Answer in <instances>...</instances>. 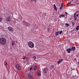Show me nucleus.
<instances>
[{
  "instance_id": "obj_31",
  "label": "nucleus",
  "mask_w": 79,
  "mask_h": 79,
  "mask_svg": "<svg viewBox=\"0 0 79 79\" xmlns=\"http://www.w3.org/2000/svg\"><path fill=\"white\" fill-rule=\"evenodd\" d=\"M72 24L73 25H74V23H73V22H72Z\"/></svg>"
},
{
  "instance_id": "obj_37",
  "label": "nucleus",
  "mask_w": 79,
  "mask_h": 79,
  "mask_svg": "<svg viewBox=\"0 0 79 79\" xmlns=\"http://www.w3.org/2000/svg\"><path fill=\"white\" fill-rule=\"evenodd\" d=\"M77 63H78V64L79 65V61Z\"/></svg>"
},
{
  "instance_id": "obj_30",
  "label": "nucleus",
  "mask_w": 79,
  "mask_h": 79,
  "mask_svg": "<svg viewBox=\"0 0 79 79\" xmlns=\"http://www.w3.org/2000/svg\"><path fill=\"white\" fill-rule=\"evenodd\" d=\"M76 16H77V17H78V16H79V15H78V14H77L76 15Z\"/></svg>"
},
{
  "instance_id": "obj_1",
  "label": "nucleus",
  "mask_w": 79,
  "mask_h": 79,
  "mask_svg": "<svg viewBox=\"0 0 79 79\" xmlns=\"http://www.w3.org/2000/svg\"><path fill=\"white\" fill-rule=\"evenodd\" d=\"M6 44V40L5 38L2 37L0 38V44L4 45Z\"/></svg>"
},
{
  "instance_id": "obj_28",
  "label": "nucleus",
  "mask_w": 79,
  "mask_h": 79,
  "mask_svg": "<svg viewBox=\"0 0 79 79\" xmlns=\"http://www.w3.org/2000/svg\"><path fill=\"white\" fill-rule=\"evenodd\" d=\"M60 34H62V31H60V32H59Z\"/></svg>"
},
{
  "instance_id": "obj_38",
  "label": "nucleus",
  "mask_w": 79,
  "mask_h": 79,
  "mask_svg": "<svg viewBox=\"0 0 79 79\" xmlns=\"http://www.w3.org/2000/svg\"><path fill=\"white\" fill-rule=\"evenodd\" d=\"M31 2H32V1H33V0H31Z\"/></svg>"
},
{
  "instance_id": "obj_4",
  "label": "nucleus",
  "mask_w": 79,
  "mask_h": 79,
  "mask_svg": "<svg viewBox=\"0 0 79 79\" xmlns=\"http://www.w3.org/2000/svg\"><path fill=\"white\" fill-rule=\"evenodd\" d=\"M75 49H76V48H75V47L74 46H72L71 48H68L66 50L67 52H68V53H70L71 52H72V51H74L75 50Z\"/></svg>"
},
{
  "instance_id": "obj_27",
  "label": "nucleus",
  "mask_w": 79,
  "mask_h": 79,
  "mask_svg": "<svg viewBox=\"0 0 79 79\" xmlns=\"http://www.w3.org/2000/svg\"><path fill=\"white\" fill-rule=\"evenodd\" d=\"M33 58H34V59H35L36 58V57L35 56H33Z\"/></svg>"
},
{
  "instance_id": "obj_21",
  "label": "nucleus",
  "mask_w": 79,
  "mask_h": 79,
  "mask_svg": "<svg viewBox=\"0 0 79 79\" xmlns=\"http://www.w3.org/2000/svg\"><path fill=\"white\" fill-rule=\"evenodd\" d=\"M3 20V18L2 17H0V22H2Z\"/></svg>"
},
{
  "instance_id": "obj_17",
  "label": "nucleus",
  "mask_w": 79,
  "mask_h": 79,
  "mask_svg": "<svg viewBox=\"0 0 79 79\" xmlns=\"http://www.w3.org/2000/svg\"><path fill=\"white\" fill-rule=\"evenodd\" d=\"M73 18H74V20L75 21H76L77 20V17H76V15H74L73 16Z\"/></svg>"
},
{
  "instance_id": "obj_2",
  "label": "nucleus",
  "mask_w": 79,
  "mask_h": 79,
  "mask_svg": "<svg viewBox=\"0 0 79 79\" xmlns=\"http://www.w3.org/2000/svg\"><path fill=\"white\" fill-rule=\"evenodd\" d=\"M26 76H27V77L29 79H33L34 76L32 73H27L25 74Z\"/></svg>"
},
{
  "instance_id": "obj_29",
  "label": "nucleus",
  "mask_w": 79,
  "mask_h": 79,
  "mask_svg": "<svg viewBox=\"0 0 79 79\" xmlns=\"http://www.w3.org/2000/svg\"><path fill=\"white\" fill-rule=\"evenodd\" d=\"M32 67H31V68H30V71H31V70H32Z\"/></svg>"
},
{
  "instance_id": "obj_23",
  "label": "nucleus",
  "mask_w": 79,
  "mask_h": 79,
  "mask_svg": "<svg viewBox=\"0 0 79 79\" xmlns=\"http://www.w3.org/2000/svg\"><path fill=\"white\" fill-rule=\"evenodd\" d=\"M69 4H71V2H69L67 4V5H69Z\"/></svg>"
},
{
  "instance_id": "obj_6",
  "label": "nucleus",
  "mask_w": 79,
  "mask_h": 79,
  "mask_svg": "<svg viewBox=\"0 0 79 79\" xmlns=\"http://www.w3.org/2000/svg\"><path fill=\"white\" fill-rule=\"evenodd\" d=\"M8 29L10 32H13V31H14V29H13V28L11 27H9L8 28Z\"/></svg>"
},
{
  "instance_id": "obj_39",
  "label": "nucleus",
  "mask_w": 79,
  "mask_h": 79,
  "mask_svg": "<svg viewBox=\"0 0 79 79\" xmlns=\"http://www.w3.org/2000/svg\"><path fill=\"white\" fill-rule=\"evenodd\" d=\"M52 68H53V66H52Z\"/></svg>"
},
{
  "instance_id": "obj_24",
  "label": "nucleus",
  "mask_w": 79,
  "mask_h": 79,
  "mask_svg": "<svg viewBox=\"0 0 79 79\" xmlns=\"http://www.w3.org/2000/svg\"><path fill=\"white\" fill-rule=\"evenodd\" d=\"M5 66H7L8 65V63H7V62H6V63L5 64Z\"/></svg>"
},
{
  "instance_id": "obj_34",
  "label": "nucleus",
  "mask_w": 79,
  "mask_h": 79,
  "mask_svg": "<svg viewBox=\"0 0 79 79\" xmlns=\"http://www.w3.org/2000/svg\"><path fill=\"white\" fill-rule=\"evenodd\" d=\"M34 2H36V0H33Z\"/></svg>"
},
{
  "instance_id": "obj_22",
  "label": "nucleus",
  "mask_w": 79,
  "mask_h": 79,
  "mask_svg": "<svg viewBox=\"0 0 79 79\" xmlns=\"http://www.w3.org/2000/svg\"><path fill=\"white\" fill-rule=\"evenodd\" d=\"M63 6H61L60 8V10H62V9L63 8Z\"/></svg>"
},
{
  "instance_id": "obj_35",
  "label": "nucleus",
  "mask_w": 79,
  "mask_h": 79,
  "mask_svg": "<svg viewBox=\"0 0 79 79\" xmlns=\"http://www.w3.org/2000/svg\"><path fill=\"white\" fill-rule=\"evenodd\" d=\"M76 12V13H78V12H79V11H77Z\"/></svg>"
},
{
  "instance_id": "obj_25",
  "label": "nucleus",
  "mask_w": 79,
  "mask_h": 79,
  "mask_svg": "<svg viewBox=\"0 0 79 79\" xmlns=\"http://www.w3.org/2000/svg\"><path fill=\"white\" fill-rule=\"evenodd\" d=\"M77 12H76L74 14V16H76V14H77Z\"/></svg>"
},
{
  "instance_id": "obj_9",
  "label": "nucleus",
  "mask_w": 79,
  "mask_h": 79,
  "mask_svg": "<svg viewBox=\"0 0 79 79\" xmlns=\"http://www.w3.org/2000/svg\"><path fill=\"white\" fill-rule=\"evenodd\" d=\"M46 32H49L51 31V30H50V28L48 27L47 28H46Z\"/></svg>"
},
{
  "instance_id": "obj_26",
  "label": "nucleus",
  "mask_w": 79,
  "mask_h": 79,
  "mask_svg": "<svg viewBox=\"0 0 79 79\" xmlns=\"http://www.w3.org/2000/svg\"><path fill=\"white\" fill-rule=\"evenodd\" d=\"M65 16H66L67 15H68V13L67 12H65Z\"/></svg>"
},
{
  "instance_id": "obj_16",
  "label": "nucleus",
  "mask_w": 79,
  "mask_h": 79,
  "mask_svg": "<svg viewBox=\"0 0 79 79\" xmlns=\"http://www.w3.org/2000/svg\"><path fill=\"white\" fill-rule=\"evenodd\" d=\"M65 16L64 15H62L61 14L60 16H59V18H62V17H64Z\"/></svg>"
},
{
  "instance_id": "obj_13",
  "label": "nucleus",
  "mask_w": 79,
  "mask_h": 79,
  "mask_svg": "<svg viewBox=\"0 0 79 79\" xmlns=\"http://www.w3.org/2000/svg\"><path fill=\"white\" fill-rule=\"evenodd\" d=\"M11 44L12 46H14L15 45V41H13L11 42Z\"/></svg>"
},
{
  "instance_id": "obj_14",
  "label": "nucleus",
  "mask_w": 79,
  "mask_h": 79,
  "mask_svg": "<svg viewBox=\"0 0 79 79\" xmlns=\"http://www.w3.org/2000/svg\"><path fill=\"white\" fill-rule=\"evenodd\" d=\"M40 75V71H38L37 73V76H39Z\"/></svg>"
},
{
  "instance_id": "obj_3",
  "label": "nucleus",
  "mask_w": 79,
  "mask_h": 79,
  "mask_svg": "<svg viewBox=\"0 0 79 79\" xmlns=\"http://www.w3.org/2000/svg\"><path fill=\"white\" fill-rule=\"evenodd\" d=\"M28 47L31 48H33L34 47V44L32 41H29L28 43Z\"/></svg>"
},
{
  "instance_id": "obj_32",
  "label": "nucleus",
  "mask_w": 79,
  "mask_h": 79,
  "mask_svg": "<svg viewBox=\"0 0 79 79\" xmlns=\"http://www.w3.org/2000/svg\"><path fill=\"white\" fill-rule=\"evenodd\" d=\"M61 6H63V3H62H62H61Z\"/></svg>"
},
{
  "instance_id": "obj_19",
  "label": "nucleus",
  "mask_w": 79,
  "mask_h": 79,
  "mask_svg": "<svg viewBox=\"0 0 79 79\" xmlns=\"http://www.w3.org/2000/svg\"><path fill=\"white\" fill-rule=\"evenodd\" d=\"M79 29V26L78 25L77 27H76V29L77 31H78Z\"/></svg>"
},
{
  "instance_id": "obj_8",
  "label": "nucleus",
  "mask_w": 79,
  "mask_h": 79,
  "mask_svg": "<svg viewBox=\"0 0 79 79\" xmlns=\"http://www.w3.org/2000/svg\"><path fill=\"white\" fill-rule=\"evenodd\" d=\"M48 69L47 68H45L43 70V72L45 73H47V72H48Z\"/></svg>"
},
{
  "instance_id": "obj_11",
  "label": "nucleus",
  "mask_w": 79,
  "mask_h": 79,
  "mask_svg": "<svg viewBox=\"0 0 79 79\" xmlns=\"http://www.w3.org/2000/svg\"><path fill=\"white\" fill-rule=\"evenodd\" d=\"M10 19H11V18H10V16H8L7 18L6 21H10Z\"/></svg>"
},
{
  "instance_id": "obj_18",
  "label": "nucleus",
  "mask_w": 79,
  "mask_h": 79,
  "mask_svg": "<svg viewBox=\"0 0 79 79\" xmlns=\"http://www.w3.org/2000/svg\"><path fill=\"white\" fill-rule=\"evenodd\" d=\"M59 34V31H57L55 33L56 36H57Z\"/></svg>"
},
{
  "instance_id": "obj_36",
  "label": "nucleus",
  "mask_w": 79,
  "mask_h": 79,
  "mask_svg": "<svg viewBox=\"0 0 79 79\" xmlns=\"http://www.w3.org/2000/svg\"><path fill=\"white\" fill-rule=\"evenodd\" d=\"M26 59V57H25L24 58H23V60H25Z\"/></svg>"
},
{
  "instance_id": "obj_5",
  "label": "nucleus",
  "mask_w": 79,
  "mask_h": 79,
  "mask_svg": "<svg viewBox=\"0 0 79 79\" xmlns=\"http://www.w3.org/2000/svg\"><path fill=\"white\" fill-rule=\"evenodd\" d=\"M15 68L17 69L18 70H21V66L18 64L15 65Z\"/></svg>"
},
{
  "instance_id": "obj_33",
  "label": "nucleus",
  "mask_w": 79,
  "mask_h": 79,
  "mask_svg": "<svg viewBox=\"0 0 79 79\" xmlns=\"http://www.w3.org/2000/svg\"><path fill=\"white\" fill-rule=\"evenodd\" d=\"M16 43H17V44H18V42L17 41H15Z\"/></svg>"
},
{
  "instance_id": "obj_12",
  "label": "nucleus",
  "mask_w": 79,
  "mask_h": 79,
  "mask_svg": "<svg viewBox=\"0 0 79 79\" xmlns=\"http://www.w3.org/2000/svg\"><path fill=\"white\" fill-rule=\"evenodd\" d=\"M53 7L54 9V10L55 11H56L57 10V8H56V6L55 4H54Z\"/></svg>"
},
{
  "instance_id": "obj_15",
  "label": "nucleus",
  "mask_w": 79,
  "mask_h": 79,
  "mask_svg": "<svg viewBox=\"0 0 79 79\" xmlns=\"http://www.w3.org/2000/svg\"><path fill=\"white\" fill-rule=\"evenodd\" d=\"M63 59H61L60 60H59L57 62V63L58 64H60V63H61V61H63Z\"/></svg>"
},
{
  "instance_id": "obj_10",
  "label": "nucleus",
  "mask_w": 79,
  "mask_h": 79,
  "mask_svg": "<svg viewBox=\"0 0 79 79\" xmlns=\"http://www.w3.org/2000/svg\"><path fill=\"white\" fill-rule=\"evenodd\" d=\"M33 68L34 70H36V69H37V65H36V64H34Z\"/></svg>"
},
{
  "instance_id": "obj_7",
  "label": "nucleus",
  "mask_w": 79,
  "mask_h": 79,
  "mask_svg": "<svg viewBox=\"0 0 79 79\" xmlns=\"http://www.w3.org/2000/svg\"><path fill=\"white\" fill-rule=\"evenodd\" d=\"M22 23L25 26H27V24L28 23L27 22H26V21H22Z\"/></svg>"
},
{
  "instance_id": "obj_20",
  "label": "nucleus",
  "mask_w": 79,
  "mask_h": 79,
  "mask_svg": "<svg viewBox=\"0 0 79 79\" xmlns=\"http://www.w3.org/2000/svg\"><path fill=\"white\" fill-rule=\"evenodd\" d=\"M65 26H66V27H68V26H69V24L66 23L65 24Z\"/></svg>"
}]
</instances>
